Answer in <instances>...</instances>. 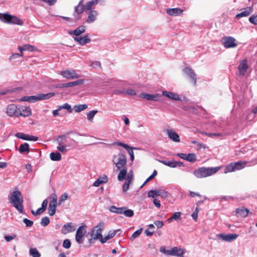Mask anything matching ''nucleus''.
<instances>
[{
	"label": "nucleus",
	"instance_id": "f257e3e1",
	"mask_svg": "<svg viewBox=\"0 0 257 257\" xmlns=\"http://www.w3.org/2000/svg\"><path fill=\"white\" fill-rule=\"evenodd\" d=\"M11 203L21 213H23V197L20 191H13L10 196Z\"/></svg>",
	"mask_w": 257,
	"mask_h": 257
},
{
	"label": "nucleus",
	"instance_id": "f03ea898",
	"mask_svg": "<svg viewBox=\"0 0 257 257\" xmlns=\"http://www.w3.org/2000/svg\"><path fill=\"white\" fill-rule=\"evenodd\" d=\"M221 168V166L211 168L201 167L195 170L194 174L198 178H205L215 174Z\"/></svg>",
	"mask_w": 257,
	"mask_h": 257
},
{
	"label": "nucleus",
	"instance_id": "7ed1b4c3",
	"mask_svg": "<svg viewBox=\"0 0 257 257\" xmlns=\"http://www.w3.org/2000/svg\"><path fill=\"white\" fill-rule=\"evenodd\" d=\"M104 228V223L103 222H99L97 225L95 226L91 229L90 235L91 238L89 239L90 243L97 239H100L102 237V232Z\"/></svg>",
	"mask_w": 257,
	"mask_h": 257
},
{
	"label": "nucleus",
	"instance_id": "20e7f679",
	"mask_svg": "<svg viewBox=\"0 0 257 257\" xmlns=\"http://www.w3.org/2000/svg\"><path fill=\"white\" fill-rule=\"evenodd\" d=\"M247 164V161L231 162L226 166L224 169V173L226 174L229 172H232L241 170L246 166Z\"/></svg>",
	"mask_w": 257,
	"mask_h": 257
},
{
	"label": "nucleus",
	"instance_id": "39448f33",
	"mask_svg": "<svg viewBox=\"0 0 257 257\" xmlns=\"http://www.w3.org/2000/svg\"><path fill=\"white\" fill-rule=\"evenodd\" d=\"M112 161L117 168V170L124 168L126 162V157L125 155L122 153H118L117 155H114Z\"/></svg>",
	"mask_w": 257,
	"mask_h": 257
},
{
	"label": "nucleus",
	"instance_id": "423d86ee",
	"mask_svg": "<svg viewBox=\"0 0 257 257\" xmlns=\"http://www.w3.org/2000/svg\"><path fill=\"white\" fill-rule=\"evenodd\" d=\"M67 136L66 135H62L59 136L57 139L56 142L58 146L57 147V149L63 154H65L68 150L67 147L69 145H67L66 143Z\"/></svg>",
	"mask_w": 257,
	"mask_h": 257
},
{
	"label": "nucleus",
	"instance_id": "0eeeda50",
	"mask_svg": "<svg viewBox=\"0 0 257 257\" xmlns=\"http://www.w3.org/2000/svg\"><path fill=\"white\" fill-rule=\"evenodd\" d=\"M168 192L163 189L151 190L148 193V197H152L153 198H156L158 196L166 198L168 197Z\"/></svg>",
	"mask_w": 257,
	"mask_h": 257
},
{
	"label": "nucleus",
	"instance_id": "6e6552de",
	"mask_svg": "<svg viewBox=\"0 0 257 257\" xmlns=\"http://www.w3.org/2000/svg\"><path fill=\"white\" fill-rule=\"evenodd\" d=\"M86 232V226H80L76 231L75 240L79 244H82L84 241V236Z\"/></svg>",
	"mask_w": 257,
	"mask_h": 257
},
{
	"label": "nucleus",
	"instance_id": "1a4fd4ad",
	"mask_svg": "<svg viewBox=\"0 0 257 257\" xmlns=\"http://www.w3.org/2000/svg\"><path fill=\"white\" fill-rule=\"evenodd\" d=\"M57 204V197L56 194L52 195V200H51L49 207L48 213L50 216H53L56 212Z\"/></svg>",
	"mask_w": 257,
	"mask_h": 257
},
{
	"label": "nucleus",
	"instance_id": "9d476101",
	"mask_svg": "<svg viewBox=\"0 0 257 257\" xmlns=\"http://www.w3.org/2000/svg\"><path fill=\"white\" fill-rule=\"evenodd\" d=\"M59 74L63 77L69 79H74L80 77V76L74 70H66L62 71H61Z\"/></svg>",
	"mask_w": 257,
	"mask_h": 257
},
{
	"label": "nucleus",
	"instance_id": "9b49d317",
	"mask_svg": "<svg viewBox=\"0 0 257 257\" xmlns=\"http://www.w3.org/2000/svg\"><path fill=\"white\" fill-rule=\"evenodd\" d=\"M18 117L20 116L28 117L32 114L31 109L29 107L20 106L18 108Z\"/></svg>",
	"mask_w": 257,
	"mask_h": 257
},
{
	"label": "nucleus",
	"instance_id": "f8f14e48",
	"mask_svg": "<svg viewBox=\"0 0 257 257\" xmlns=\"http://www.w3.org/2000/svg\"><path fill=\"white\" fill-rule=\"evenodd\" d=\"M236 40L231 37H225L223 38V45L226 48H233L237 46Z\"/></svg>",
	"mask_w": 257,
	"mask_h": 257
},
{
	"label": "nucleus",
	"instance_id": "ddd939ff",
	"mask_svg": "<svg viewBox=\"0 0 257 257\" xmlns=\"http://www.w3.org/2000/svg\"><path fill=\"white\" fill-rule=\"evenodd\" d=\"M18 108L14 104L9 105L7 109V113L10 117H18Z\"/></svg>",
	"mask_w": 257,
	"mask_h": 257
},
{
	"label": "nucleus",
	"instance_id": "4468645a",
	"mask_svg": "<svg viewBox=\"0 0 257 257\" xmlns=\"http://www.w3.org/2000/svg\"><path fill=\"white\" fill-rule=\"evenodd\" d=\"M183 71L186 75L190 77L191 82L195 85L196 84L197 77L194 72L190 67H185Z\"/></svg>",
	"mask_w": 257,
	"mask_h": 257
},
{
	"label": "nucleus",
	"instance_id": "2eb2a0df",
	"mask_svg": "<svg viewBox=\"0 0 257 257\" xmlns=\"http://www.w3.org/2000/svg\"><path fill=\"white\" fill-rule=\"evenodd\" d=\"M85 12L87 15L86 20L87 23H93L96 20V18L98 15V13L97 11H89Z\"/></svg>",
	"mask_w": 257,
	"mask_h": 257
},
{
	"label": "nucleus",
	"instance_id": "dca6fc26",
	"mask_svg": "<svg viewBox=\"0 0 257 257\" xmlns=\"http://www.w3.org/2000/svg\"><path fill=\"white\" fill-rule=\"evenodd\" d=\"M76 228L71 222L67 223L64 224L61 229V232L64 234H66L70 232H74Z\"/></svg>",
	"mask_w": 257,
	"mask_h": 257
},
{
	"label": "nucleus",
	"instance_id": "f3484780",
	"mask_svg": "<svg viewBox=\"0 0 257 257\" xmlns=\"http://www.w3.org/2000/svg\"><path fill=\"white\" fill-rule=\"evenodd\" d=\"M249 212L248 209L241 207L236 209V215L237 217L245 218L247 216Z\"/></svg>",
	"mask_w": 257,
	"mask_h": 257
},
{
	"label": "nucleus",
	"instance_id": "a211bd4d",
	"mask_svg": "<svg viewBox=\"0 0 257 257\" xmlns=\"http://www.w3.org/2000/svg\"><path fill=\"white\" fill-rule=\"evenodd\" d=\"M248 66L247 65V60H243L238 66V71L240 75H244L246 73Z\"/></svg>",
	"mask_w": 257,
	"mask_h": 257
},
{
	"label": "nucleus",
	"instance_id": "6ab92c4d",
	"mask_svg": "<svg viewBox=\"0 0 257 257\" xmlns=\"http://www.w3.org/2000/svg\"><path fill=\"white\" fill-rule=\"evenodd\" d=\"M160 162L163 164L171 168H175L177 166H181L183 163L181 162H177L175 161L162 160Z\"/></svg>",
	"mask_w": 257,
	"mask_h": 257
},
{
	"label": "nucleus",
	"instance_id": "aec40b11",
	"mask_svg": "<svg viewBox=\"0 0 257 257\" xmlns=\"http://www.w3.org/2000/svg\"><path fill=\"white\" fill-rule=\"evenodd\" d=\"M167 134L169 138L175 142H180V137L178 134L172 130H167Z\"/></svg>",
	"mask_w": 257,
	"mask_h": 257
},
{
	"label": "nucleus",
	"instance_id": "412c9836",
	"mask_svg": "<svg viewBox=\"0 0 257 257\" xmlns=\"http://www.w3.org/2000/svg\"><path fill=\"white\" fill-rule=\"evenodd\" d=\"M253 11V7H247L243 9V11L236 15L235 18L239 19L244 17H247L250 15Z\"/></svg>",
	"mask_w": 257,
	"mask_h": 257
},
{
	"label": "nucleus",
	"instance_id": "4be33fe9",
	"mask_svg": "<svg viewBox=\"0 0 257 257\" xmlns=\"http://www.w3.org/2000/svg\"><path fill=\"white\" fill-rule=\"evenodd\" d=\"M140 97L148 100L158 101L159 95L158 94L152 95L145 93H142L140 94Z\"/></svg>",
	"mask_w": 257,
	"mask_h": 257
},
{
	"label": "nucleus",
	"instance_id": "5701e85b",
	"mask_svg": "<svg viewBox=\"0 0 257 257\" xmlns=\"http://www.w3.org/2000/svg\"><path fill=\"white\" fill-rule=\"evenodd\" d=\"M74 40L78 42L81 45H84L91 41L88 35H86L84 37L74 38Z\"/></svg>",
	"mask_w": 257,
	"mask_h": 257
},
{
	"label": "nucleus",
	"instance_id": "b1692460",
	"mask_svg": "<svg viewBox=\"0 0 257 257\" xmlns=\"http://www.w3.org/2000/svg\"><path fill=\"white\" fill-rule=\"evenodd\" d=\"M166 12L170 16H176L182 14L183 10L179 8H169L167 9Z\"/></svg>",
	"mask_w": 257,
	"mask_h": 257
},
{
	"label": "nucleus",
	"instance_id": "393cba45",
	"mask_svg": "<svg viewBox=\"0 0 257 257\" xmlns=\"http://www.w3.org/2000/svg\"><path fill=\"white\" fill-rule=\"evenodd\" d=\"M162 94L163 96H166L170 99H171L172 100H180V97H179V95L176 93H173V92H168L167 91H164L162 92Z\"/></svg>",
	"mask_w": 257,
	"mask_h": 257
},
{
	"label": "nucleus",
	"instance_id": "a878e982",
	"mask_svg": "<svg viewBox=\"0 0 257 257\" xmlns=\"http://www.w3.org/2000/svg\"><path fill=\"white\" fill-rule=\"evenodd\" d=\"M219 236L221 237L223 240L226 241H231L236 239L238 237V235L235 233L228 234H220Z\"/></svg>",
	"mask_w": 257,
	"mask_h": 257
},
{
	"label": "nucleus",
	"instance_id": "bb28decb",
	"mask_svg": "<svg viewBox=\"0 0 257 257\" xmlns=\"http://www.w3.org/2000/svg\"><path fill=\"white\" fill-rule=\"evenodd\" d=\"M98 1L99 0H92L86 3V5L84 6L85 11H94L92 8L98 4Z\"/></svg>",
	"mask_w": 257,
	"mask_h": 257
},
{
	"label": "nucleus",
	"instance_id": "cd10ccee",
	"mask_svg": "<svg viewBox=\"0 0 257 257\" xmlns=\"http://www.w3.org/2000/svg\"><path fill=\"white\" fill-rule=\"evenodd\" d=\"M12 15L8 13H0V20L5 23L10 24Z\"/></svg>",
	"mask_w": 257,
	"mask_h": 257
},
{
	"label": "nucleus",
	"instance_id": "c85d7f7f",
	"mask_svg": "<svg viewBox=\"0 0 257 257\" xmlns=\"http://www.w3.org/2000/svg\"><path fill=\"white\" fill-rule=\"evenodd\" d=\"M54 95L55 93L54 92H49L46 94L39 93L37 94V100L39 101L40 100L48 99Z\"/></svg>",
	"mask_w": 257,
	"mask_h": 257
},
{
	"label": "nucleus",
	"instance_id": "c756f323",
	"mask_svg": "<svg viewBox=\"0 0 257 257\" xmlns=\"http://www.w3.org/2000/svg\"><path fill=\"white\" fill-rule=\"evenodd\" d=\"M184 253V250L178 247H174L172 248V255L183 257L182 255Z\"/></svg>",
	"mask_w": 257,
	"mask_h": 257
},
{
	"label": "nucleus",
	"instance_id": "7c9ffc66",
	"mask_svg": "<svg viewBox=\"0 0 257 257\" xmlns=\"http://www.w3.org/2000/svg\"><path fill=\"white\" fill-rule=\"evenodd\" d=\"M86 27L85 26L82 25L78 27L76 29L74 30L71 34H73L75 36H79L82 33H84L85 31Z\"/></svg>",
	"mask_w": 257,
	"mask_h": 257
},
{
	"label": "nucleus",
	"instance_id": "2f4dec72",
	"mask_svg": "<svg viewBox=\"0 0 257 257\" xmlns=\"http://www.w3.org/2000/svg\"><path fill=\"white\" fill-rule=\"evenodd\" d=\"M18 150L21 154L24 153L25 152L28 153L30 151L29 145L27 143L22 144L20 146Z\"/></svg>",
	"mask_w": 257,
	"mask_h": 257
},
{
	"label": "nucleus",
	"instance_id": "473e14b6",
	"mask_svg": "<svg viewBox=\"0 0 257 257\" xmlns=\"http://www.w3.org/2000/svg\"><path fill=\"white\" fill-rule=\"evenodd\" d=\"M126 174H127V170L124 167L119 172L118 176H117V179L119 181H121L123 180L125 177L126 178Z\"/></svg>",
	"mask_w": 257,
	"mask_h": 257
},
{
	"label": "nucleus",
	"instance_id": "72a5a7b5",
	"mask_svg": "<svg viewBox=\"0 0 257 257\" xmlns=\"http://www.w3.org/2000/svg\"><path fill=\"white\" fill-rule=\"evenodd\" d=\"M10 24L22 26L23 25L24 22L22 20L18 18L17 17L12 15V19L11 20Z\"/></svg>",
	"mask_w": 257,
	"mask_h": 257
},
{
	"label": "nucleus",
	"instance_id": "f704fd0d",
	"mask_svg": "<svg viewBox=\"0 0 257 257\" xmlns=\"http://www.w3.org/2000/svg\"><path fill=\"white\" fill-rule=\"evenodd\" d=\"M107 178L106 176L99 178L96 181L94 182L93 186L98 187L100 185L106 183L107 182Z\"/></svg>",
	"mask_w": 257,
	"mask_h": 257
},
{
	"label": "nucleus",
	"instance_id": "c9c22d12",
	"mask_svg": "<svg viewBox=\"0 0 257 257\" xmlns=\"http://www.w3.org/2000/svg\"><path fill=\"white\" fill-rule=\"evenodd\" d=\"M50 157L54 161H58L61 160V155L59 153L52 152L50 153Z\"/></svg>",
	"mask_w": 257,
	"mask_h": 257
},
{
	"label": "nucleus",
	"instance_id": "e433bc0d",
	"mask_svg": "<svg viewBox=\"0 0 257 257\" xmlns=\"http://www.w3.org/2000/svg\"><path fill=\"white\" fill-rule=\"evenodd\" d=\"M37 94L36 95H32L30 96H24L22 98V100L23 101H29L31 102H34L36 101H38L37 100Z\"/></svg>",
	"mask_w": 257,
	"mask_h": 257
},
{
	"label": "nucleus",
	"instance_id": "4c0bfd02",
	"mask_svg": "<svg viewBox=\"0 0 257 257\" xmlns=\"http://www.w3.org/2000/svg\"><path fill=\"white\" fill-rule=\"evenodd\" d=\"M37 94L36 95H32L30 96H24L22 98V100L23 101H29L31 102H34L36 101H38L37 100Z\"/></svg>",
	"mask_w": 257,
	"mask_h": 257
},
{
	"label": "nucleus",
	"instance_id": "58836bf2",
	"mask_svg": "<svg viewBox=\"0 0 257 257\" xmlns=\"http://www.w3.org/2000/svg\"><path fill=\"white\" fill-rule=\"evenodd\" d=\"M125 209V207L117 208L115 206H111L110 207L109 210L113 213L121 214H122L123 210Z\"/></svg>",
	"mask_w": 257,
	"mask_h": 257
},
{
	"label": "nucleus",
	"instance_id": "ea45409f",
	"mask_svg": "<svg viewBox=\"0 0 257 257\" xmlns=\"http://www.w3.org/2000/svg\"><path fill=\"white\" fill-rule=\"evenodd\" d=\"M115 144L118 146L123 147L124 149L127 150L130 156L134 155V152L132 149L127 144H123L121 142H117Z\"/></svg>",
	"mask_w": 257,
	"mask_h": 257
},
{
	"label": "nucleus",
	"instance_id": "a19ab883",
	"mask_svg": "<svg viewBox=\"0 0 257 257\" xmlns=\"http://www.w3.org/2000/svg\"><path fill=\"white\" fill-rule=\"evenodd\" d=\"M75 11L78 14H82L84 11H85L84 5L82 3H79V4L75 8Z\"/></svg>",
	"mask_w": 257,
	"mask_h": 257
},
{
	"label": "nucleus",
	"instance_id": "79ce46f5",
	"mask_svg": "<svg viewBox=\"0 0 257 257\" xmlns=\"http://www.w3.org/2000/svg\"><path fill=\"white\" fill-rule=\"evenodd\" d=\"M84 79H79V80H77L75 81L67 83V85L68 86V87H72V86H76V85H79L83 84L84 83Z\"/></svg>",
	"mask_w": 257,
	"mask_h": 257
},
{
	"label": "nucleus",
	"instance_id": "37998d69",
	"mask_svg": "<svg viewBox=\"0 0 257 257\" xmlns=\"http://www.w3.org/2000/svg\"><path fill=\"white\" fill-rule=\"evenodd\" d=\"M181 219V212H177L174 213L168 219V221L170 222L173 220H179Z\"/></svg>",
	"mask_w": 257,
	"mask_h": 257
},
{
	"label": "nucleus",
	"instance_id": "c03bdc74",
	"mask_svg": "<svg viewBox=\"0 0 257 257\" xmlns=\"http://www.w3.org/2000/svg\"><path fill=\"white\" fill-rule=\"evenodd\" d=\"M149 228L146 229L145 231V232L147 236H151L154 234L155 232V231L153 230V229L155 228V226L153 224H151L149 225Z\"/></svg>",
	"mask_w": 257,
	"mask_h": 257
},
{
	"label": "nucleus",
	"instance_id": "a18cd8bd",
	"mask_svg": "<svg viewBox=\"0 0 257 257\" xmlns=\"http://www.w3.org/2000/svg\"><path fill=\"white\" fill-rule=\"evenodd\" d=\"M87 108V105L86 104H79L77 105H75L74 107V110L76 112H79L86 108Z\"/></svg>",
	"mask_w": 257,
	"mask_h": 257
},
{
	"label": "nucleus",
	"instance_id": "49530a36",
	"mask_svg": "<svg viewBox=\"0 0 257 257\" xmlns=\"http://www.w3.org/2000/svg\"><path fill=\"white\" fill-rule=\"evenodd\" d=\"M132 182V181L126 179V180L122 186V191L123 192H126L128 190L130 184Z\"/></svg>",
	"mask_w": 257,
	"mask_h": 257
},
{
	"label": "nucleus",
	"instance_id": "de8ad7c7",
	"mask_svg": "<svg viewBox=\"0 0 257 257\" xmlns=\"http://www.w3.org/2000/svg\"><path fill=\"white\" fill-rule=\"evenodd\" d=\"M122 214L127 217H131L134 215V213L133 210L131 209H127V207H125V209L123 210Z\"/></svg>",
	"mask_w": 257,
	"mask_h": 257
},
{
	"label": "nucleus",
	"instance_id": "09e8293b",
	"mask_svg": "<svg viewBox=\"0 0 257 257\" xmlns=\"http://www.w3.org/2000/svg\"><path fill=\"white\" fill-rule=\"evenodd\" d=\"M187 161L190 162H194L196 161V155L194 153L187 154Z\"/></svg>",
	"mask_w": 257,
	"mask_h": 257
},
{
	"label": "nucleus",
	"instance_id": "8fccbe9b",
	"mask_svg": "<svg viewBox=\"0 0 257 257\" xmlns=\"http://www.w3.org/2000/svg\"><path fill=\"white\" fill-rule=\"evenodd\" d=\"M29 135L25 134L22 133H18L16 135V136L17 138L26 141H28V139H29Z\"/></svg>",
	"mask_w": 257,
	"mask_h": 257
},
{
	"label": "nucleus",
	"instance_id": "3c124183",
	"mask_svg": "<svg viewBox=\"0 0 257 257\" xmlns=\"http://www.w3.org/2000/svg\"><path fill=\"white\" fill-rule=\"evenodd\" d=\"M30 253L33 257H40L41 255L40 253L36 248H31Z\"/></svg>",
	"mask_w": 257,
	"mask_h": 257
},
{
	"label": "nucleus",
	"instance_id": "603ef678",
	"mask_svg": "<svg viewBox=\"0 0 257 257\" xmlns=\"http://www.w3.org/2000/svg\"><path fill=\"white\" fill-rule=\"evenodd\" d=\"M120 93L130 95H135L136 94L135 91L132 89H123Z\"/></svg>",
	"mask_w": 257,
	"mask_h": 257
},
{
	"label": "nucleus",
	"instance_id": "864d4df0",
	"mask_svg": "<svg viewBox=\"0 0 257 257\" xmlns=\"http://www.w3.org/2000/svg\"><path fill=\"white\" fill-rule=\"evenodd\" d=\"M97 113V110H91V111H89L87 115V119L91 121L92 118H93V117L95 116V115Z\"/></svg>",
	"mask_w": 257,
	"mask_h": 257
},
{
	"label": "nucleus",
	"instance_id": "5fc2aeb1",
	"mask_svg": "<svg viewBox=\"0 0 257 257\" xmlns=\"http://www.w3.org/2000/svg\"><path fill=\"white\" fill-rule=\"evenodd\" d=\"M59 109L61 110L62 109H66L68 110L69 112H71L72 111V109L71 108V105L68 103H65L62 105L59 106Z\"/></svg>",
	"mask_w": 257,
	"mask_h": 257
},
{
	"label": "nucleus",
	"instance_id": "6e6d98bb",
	"mask_svg": "<svg viewBox=\"0 0 257 257\" xmlns=\"http://www.w3.org/2000/svg\"><path fill=\"white\" fill-rule=\"evenodd\" d=\"M249 21L251 24L256 25H257V15H253L249 18Z\"/></svg>",
	"mask_w": 257,
	"mask_h": 257
},
{
	"label": "nucleus",
	"instance_id": "4d7b16f0",
	"mask_svg": "<svg viewBox=\"0 0 257 257\" xmlns=\"http://www.w3.org/2000/svg\"><path fill=\"white\" fill-rule=\"evenodd\" d=\"M49 223H50V220L48 217L46 216V217L42 218V221L41 222V224L42 225H43L44 226H46L48 225L49 224Z\"/></svg>",
	"mask_w": 257,
	"mask_h": 257
},
{
	"label": "nucleus",
	"instance_id": "13d9d810",
	"mask_svg": "<svg viewBox=\"0 0 257 257\" xmlns=\"http://www.w3.org/2000/svg\"><path fill=\"white\" fill-rule=\"evenodd\" d=\"M71 242H70V240L68 239H66L63 241V247H64L66 249L69 248L71 246Z\"/></svg>",
	"mask_w": 257,
	"mask_h": 257
},
{
	"label": "nucleus",
	"instance_id": "bf43d9fd",
	"mask_svg": "<svg viewBox=\"0 0 257 257\" xmlns=\"http://www.w3.org/2000/svg\"><path fill=\"white\" fill-rule=\"evenodd\" d=\"M23 222L27 227H31L33 225V222L27 218L24 219Z\"/></svg>",
	"mask_w": 257,
	"mask_h": 257
},
{
	"label": "nucleus",
	"instance_id": "052dcab7",
	"mask_svg": "<svg viewBox=\"0 0 257 257\" xmlns=\"http://www.w3.org/2000/svg\"><path fill=\"white\" fill-rule=\"evenodd\" d=\"M68 198V195L66 193H63L60 197V200H59V204L61 203V202L65 201Z\"/></svg>",
	"mask_w": 257,
	"mask_h": 257
},
{
	"label": "nucleus",
	"instance_id": "680f3d73",
	"mask_svg": "<svg viewBox=\"0 0 257 257\" xmlns=\"http://www.w3.org/2000/svg\"><path fill=\"white\" fill-rule=\"evenodd\" d=\"M142 231V228L137 230L133 234L132 237H133L134 238H136L137 237H138V236H139L140 235Z\"/></svg>",
	"mask_w": 257,
	"mask_h": 257
},
{
	"label": "nucleus",
	"instance_id": "e2e57ef3",
	"mask_svg": "<svg viewBox=\"0 0 257 257\" xmlns=\"http://www.w3.org/2000/svg\"><path fill=\"white\" fill-rule=\"evenodd\" d=\"M110 239V238L108 234L104 237H103V236L102 235L101 238L99 239V241L101 242V243H104Z\"/></svg>",
	"mask_w": 257,
	"mask_h": 257
},
{
	"label": "nucleus",
	"instance_id": "0e129e2a",
	"mask_svg": "<svg viewBox=\"0 0 257 257\" xmlns=\"http://www.w3.org/2000/svg\"><path fill=\"white\" fill-rule=\"evenodd\" d=\"M17 235H14L13 236H12V235H6L5 236V238L6 239V240L7 241V242H10L12 240L14 239V238H15L16 237Z\"/></svg>",
	"mask_w": 257,
	"mask_h": 257
},
{
	"label": "nucleus",
	"instance_id": "69168bd1",
	"mask_svg": "<svg viewBox=\"0 0 257 257\" xmlns=\"http://www.w3.org/2000/svg\"><path fill=\"white\" fill-rule=\"evenodd\" d=\"M126 179H128V180H131V181H133V179H134V173H133V171L132 170H131L128 172V174H127V175L126 176Z\"/></svg>",
	"mask_w": 257,
	"mask_h": 257
},
{
	"label": "nucleus",
	"instance_id": "338daca9",
	"mask_svg": "<svg viewBox=\"0 0 257 257\" xmlns=\"http://www.w3.org/2000/svg\"><path fill=\"white\" fill-rule=\"evenodd\" d=\"M154 223L158 228H161L164 225V222L162 221H155Z\"/></svg>",
	"mask_w": 257,
	"mask_h": 257
},
{
	"label": "nucleus",
	"instance_id": "774afa93",
	"mask_svg": "<svg viewBox=\"0 0 257 257\" xmlns=\"http://www.w3.org/2000/svg\"><path fill=\"white\" fill-rule=\"evenodd\" d=\"M153 203L157 207L160 208L161 207L160 201L156 198H154Z\"/></svg>",
	"mask_w": 257,
	"mask_h": 257
}]
</instances>
